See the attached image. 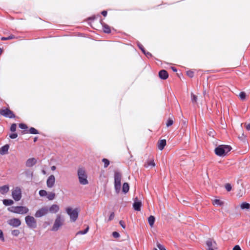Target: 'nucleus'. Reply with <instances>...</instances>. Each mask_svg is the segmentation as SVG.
<instances>
[{
  "label": "nucleus",
  "instance_id": "obj_1",
  "mask_svg": "<svg viewBox=\"0 0 250 250\" xmlns=\"http://www.w3.org/2000/svg\"><path fill=\"white\" fill-rule=\"evenodd\" d=\"M232 147L229 145H220L215 147L214 149L215 154L221 157H224L231 151Z\"/></svg>",
  "mask_w": 250,
  "mask_h": 250
},
{
  "label": "nucleus",
  "instance_id": "obj_2",
  "mask_svg": "<svg viewBox=\"0 0 250 250\" xmlns=\"http://www.w3.org/2000/svg\"><path fill=\"white\" fill-rule=\"evenodd\" d=\"M122 175L119 171L114 172V185L115 192L118 194L121 191Z\"/></svg>",
  "mask_w": 250,
  "mask_h": 250
},
{
  "label": "nucleus",
  "instance_id": "obj_3",
  "mask_svg": "<svg viewBox=\"0 0 250 250\" xmlns=\"http://www.w3.org/2000/svg\"><path fill=\"white\" fill-rule=\"evenodd\" d=\"M7 210L14 213L24 214H26L29 211V209L24 206H12L7 208Z\"/></svg>",
  "mask_w": 250,
  "mask_h": 250
},
{
  "label": "nucleus",
  "instance_id": "obj_4",
  "mask_svg": "<svg viewBox=\"0 0 250 250\" xmlns=\"http://www.w3.org/2000/svg\"><path fill=\"white\" fill-rule=\"evenodd\" d=\"M65 211L70 216L71 222H75L77 220L79 213V209L78 208L73 209L71 207H67L65 209Z\"/></svg>",
  "mask_w": 250,
  "mask_h": 250
},
{
  "label": "nucleus",
  "instance_id": "obj_5",
  "mask_svg": "<svg viewBox=\"0 0 250 250\" xmlns=\"http://www.w3.org/2000/svg\"><path fill=\"white\" fill-rule=\"evenodd\" d=\"M78 176L81 184L85 185L88 183L87 175L83 168H79L78 169Z\"/></svg>",
  "mask_w": 250,
  "mask_h": 250
},
{
  "label": "nucleus",
  "instance_id": "obj_6",
  "mask_svg": "<svg viewBox=\"0 0 250 250\" xmlns=\"http://www.w3.org/2000/svg\"><path fill=\"white\" fill-rule=\"evenodd\" d=\"M64 221L61 215H58L56 219L55 220L54 223L52 228L51 229V231H57L59 228L63 225Z\"/></svg>",
  "mask_w": 250,
  "mask_h": 250
},
{
  "label": "nucleus",
  "instance_id": "obj_7",
  "mask_svg": "<svg viewBox=\"0 0 250 250\" xmlns=\"http://www.w3.org/2000/svg\"><path fill=\"white\" fill-rule=\"evenodd\" d=\"M25 222L27 226L30 229H36L37 227V221L32 216H26L25 217Z\"/></svg>",
  "mask_w": 250,
  "mask_h": 250
},
{
  "label": "nucleus",
  "instance_id": "obj_8",
  "mask_svg": "<svg viewBox=\"0 0 250 250\" xmlns=\"http://www.w3.org/2000/svg\"><path fill=\"white\" fill-rule=\"evenodd\" d=\"M0 114L6 118L10 119L15 118V115L12 111L9 108L2 109L0 110Z\"/></svg>",
  "mask_w": 250,
  "mask_h": 250
},
{
  "label": "nucleus",
  "instance_id": "obj_9",
  "mask_svg": "<svg viewBox=\"0 0 250 250\" xmlns=\"http://www.w3.org/2000/svg\"><path fill=\"white\" fill-rule=\"evenodd\" d=\"M207 246V250H215L217 249L216 242L212 238H208L206 242Z\"/></svg>",
  "mask_w": 250,
  "mask_h": 250
},
{
  "label": "nucleus",
  "instance_id": "obj_10",
  "mask_svg": "<svg viewBox=\"0 0 250 250\" xmlns=\"http://www.w3.org/2000/svg\"><path fill=\"white\" fill-rule=\"evenodd\" d=\"M12 196L15 201H20L21 198V193L20 188H16L12 192Z\"/></svg>",
  "mask_w": 250,
  "mask_h": 250
},
{
  "label": "nucleus",
  "instance_id": "obj_11",
  "mask_svg": "<svg viewBox=\"0 0 250 250\" xmlns=\"http://www.w3.org/2000/svg\"><path fill=\"white\" fill-rule=\"evenodd\" d=\"M142 206V201L139 200L137 197H136L134 199V203L132 205L133 208L137 211H139L141 209V208Z\"/></svg>",
  "mask_w": 250,
  "mask_h": 250
},
{
  "label": "nucleus",
  "instance_id": "obj_12",
  "mask_svg": "<svg viewBox=\"0 0 250 250\" xmlns=\"http://www.w3.org/2000/svg\"><path fill=\"white\" fill-rule=\"evenodd\" d=\"M48 212V209L46 207H42L36 211L35 216L37 218L42 217Z\"/></svg>",
  "mask_w": 250,
  "mask_h": 250
},
{
  "label": "nucleus",
  "instance_id": "obj_13",
  "mask_svg": "<svg viewBox=\"0 0 250 250\" xmlns=\"http://www.w3.org/2000/svg\"><path fill=\"white\" fill-rule=\"evenodd\" d=\"M8 224L11 226L17 228L21 225V221L19 218H14L8 221Z\"/></svg>",
  "mask_w": 250,
  "mask_h": 250
},
{
  "label": "nucleus",
  "instance_id": "obj_14",
  "mask_svg": "<svg viewBox=\"0 0 250 250\" xmlns=\"http://www.w3.org/2000/svg\"><path fill=\"white\" fill-rule=\"evenodd\" d=\"M137 45L139 48L141 50L142 53L148 58L153 57V56L151 53L149 52H147L146 50L143 45L139 42H137Z\"/></svg>",
  "mask_w": 250,
  "mask_h": 250
},
{
  "label": "nucleus",
  "instance_id": "obj_15",
  "mask_svg": "<svg viewBox=\"0 0 250 250\" xmlns=\"http://www.w3.org/2000/svg\"><path fill=\"white\" fill-rule=\"evenodd\" d=\"M55 182V178L53 175H50L46 181V185L48 188H52Z\"/></svg>",
  "mask_w": 250,
  "mask_h": 250
},
{
  "label": "nucleus",
  "instance_id": "obj_16",
  "mask_svg": "<svg viewBox=\"0 0 250 250\" xmlns=\"http://www.w3.org/2000/svg\"><path fill=\"white\" fill-rule=\"evenodd\" d=\"M37 160L35 158H31L27 159L25 162V165L28 167H32L36 164Z\"/></svg>",
  "mask_w": 250,
  "mask_h": 250
},
{
  "label": "nucleus",
  "instance_id": "obj_17",
  "mask_svg": "<svg viewBox=\"0 0 250 250\" xmlns=\"http://www.w3.org/2000/svg\"><path fill=\"white\" fill-rule=\"evenodd\" d=\"M159 77L161 80H165L167 79L168 77V74L167 70L165 69H162L159 71Z\"/></svg>",
  "mask_w": 250,
  "mask_h": 250
},
{
  "label": "nucleus",
  "instance_id": "obj_18",
  "mask_svg": "<svg viewBox=\"0 0 250 250\" xmlns=\"http://www.w3.org/2000/svg\"><path fill=\"white\" fill-rule=\"evenodd\" d=\"M10 145L9 144H6L0 148V154L4 155L6 154L8 152Z\"/></svg>",
  "mask_w": 250,
  "mask_h": 250
},
{
  "label": "nucleus",
  "instance_id": "obj_19",
  "mask_svg": "<svg viewBox=\"0 0 250 250\" xmlns=\"http://www.w3.org/2000/svg\"><path fill=\"white\" fill-rule=\"evenodd\" d=\"M167 145V141L166 139H162L158 141L157 143V146L160 150H162L165 148Z\"/></svg>",
  "mask_w": 250,
  "mask_h": 250
},
{
  "label": "nucleus",
  "instance_id": "obj_20",
  "mask_svg": "<svg viewBox=\"0 0 250 250\" xmlns=\"http://www.w3.org/2000/svg\"><path fill=\"white\" fill-rule=\"evenodd\" d=\"M59 206L58 205L53 204L49 207L48 211L52 213H56L59 210Z\"/></svg>",
  "mask_w": 250,
  "mask_h": 250
},
{
  "label": "nucleus",
  "instance_id": "obj_21",
  "mask_svg": "<svg viewBox=\"0 0 250 250\" xmlns=\"http://www.w3.org/2000/svg\"><path fill=\"white\" fill-rule=\"evenodd\" d=\"M129 190V184L127 182H125L123 183L122 186V192L125 194H126Z\"/></svg>",
  "mask_w": 250,
  "mask_h": 250
},
{
  "label": "nucleus",
  "instance_id": "obj_22",
  "mask_svg": "<svg viewBox=\"0 0 250 250\" xmlns=\"http://www.w3.org/2000/svg\"><path fill=\"white\" fill-rule=\"evenodd\" d=\"M102 27L103 32L106 34H109L111 33V29L110 26L106 23H103Z\"/></svg>",
  "mask_w": 250,
  "mask_h": 250
},
{
  "label": "nucleus",
  "instance_id": "obj_23",
  "mask_svg": "<svg viewBox=\"0 0 250 250\" xmlns=\"http://www.w3.org/2000/svg\"><path fill=\"white\" fill-rule=\"evenodd\" d=\"M3 204L5 206H11L14 204V201L9 199H5L2 200Z\"/></svg>",
  "mask_w": 250,
  "mask_h": 250
},
{
  "label": "nucleus",
  "instance_id": "obj_24",
  "mask_svg": "<svg viewBox=\"0 0 250 250\" xmlns=\"http://www.w3.org/2000/svg\"><path fill=\"white\" fill-rule=\"evenodd\" d=\"M241 209H249L250 208V204L247 202H243L240 205Z\"/></svg>",
  "mask_w": 250,
  "mask_h": 250
},
{
  "label": "nucleus",
  "instance_id": "obj_25",
  "mask_svg": "<svg viewBox=\"0 0 250 250\" xmlns=\"http://www.w3.org/2000/svg\"><path fill=\"white\" fill-rule=\"evenodd\" d=\"M155 221V218L153 215H150L148 218V222L149 225V226L151 227H152L154 224Z\"/></svg>",
  "mask_w": 250,
  "mask_h": 250
},
{
  "label": "nucleus",
  "instance_id": "obj_26",
  "mask_svg": "<svg viewBox=\"0 0 250 250\" xmlns=\"http://www.w3.org/2000/svg\"><path fill=\"white\" fill-rule=\"evenodd\" d=\"M9 189V188L8 185H4L1 187H0V192L2 194H4L8 191Z\"/></svg>",
  "mask_w": 250,
  "mask_h": 250
},
{
  "label": "nucleus",
  "instance_id": "obj_27",
  "mask_svg": "<svg viewBox=\"0 0 250 250\" xmlns=\"http://www.w3.org/2000/svg\"><path fill=\"white\" fill-rule=\"evenodd\" d=\"M28 132L31 134H39V131L33 127H31L29 128V130L27 131L26 133Z\"/></svg>",
  "mask_w": 250,
  "mask_h": 250
},
{
  "label": "nucleus",
  "instance_id": "obj_28",
  "mask_svg": "<svg viewBox=\"0 0 250 250\" xmlns=\"http://www.w3.org/2000/svg\"><path fill=\"white\" fill-rule=\"evenodd\" d=\"M89 229V228L88 226H87L84 229L78 231L76 233V235H80V234H82V235L85 234L88 231Z\"/></svg>",
  "mask_w": 250,
  "mask_h": 250
},
{
  "label": "nucleus",
  "instance_id": "obj_29",
  "mask_svg": "<svg viewBox=\"0 0 250 250\" xmlns=\"http://www.w3.org/2000/svg\"><path fill=\"white\" fill-rule=\"evenodd\" d=\"M224 204L223 202L221 201L220 199H215L213 201V205H217L219 206H222Z\"/></svg>",
  "mask_w": 250,
  "mask_h": 250
},
{
  "label": "nucleus",
  "instance_id": "obj_30",
  "mask_svg": "<svg viewBox=\"0 0 250 250\" xmlns=\"http://www.w3.org/2000/svg\"><path fill=\"white\" fill-rule=\"evenodd\" d=\"M55 193L54 192H49L47 193V195L46 196L47 198L48 199V200H53L55 197Z\"/></svg>",
  "mask_w": 250,
  "mask_h": 250
},
{
  "label": "nucleus",
  "instance_id": "obj_31",
  "mask_svg": "<svg viewBox=\"0 0 250 250\" xmlns=\"http://www.w3.org/2000/svg\"><path fill=\"white\" fill-rule=\"evenodd\" d=\"M246 93L244 91H241L239 94V97L242 101H245L246 99Z\"/></svg>",
  "mask_w": 250,
  "mask_h": 250
},
{
  "label": "nucleus",
  "instance_id": "obj_32",
  "mask_svg": "<svg viewBox=\"0 0 250 250\" xmlns=\"http://www.w3.org/2000/svg\"><path fill=\"white\" fill-rule=\"evenodd\" d=\"M16 37H15V35H11L10 36H9L8 37H1V41H6V40H12V39H16Z\"/></svg>",
  "mask_w": 250,
  "mask_h": 250
},
{
  "label": "nucleus",
  "instance_id": "obj_33",
  "mask_svg": "<svg viewBox=\"0 0 250 250\" xmlns=\"http://www.w3.org/2000/svg\"><path fill=\"white\" fill-rule=\"evenodd\" d=\"M191 102L193 104H195L197 103V96L194 94L193 93H191Z\"/></svg>",
  "mask_w": 250,
  "mask_h": 250
},
{
  "label": "nucleus",
  "instance_id": "obj_34",
  "mask_svg": "<svg viewBox=\"0 0 250 250\" xmlns=\"http://www.w3.org/2000/svg\"><path fill=\"white\" fill-rule=\"evenodd\" d=\"M102 161L104 163V168H106L110 164V161L106 158H103Z\"/></svg>",
  "mask_w": 250,
  "mask_h": 250
},
{
  "label": "nucleus",
  "instance_id": "obj_35",
  "mask_svg": "<svg viewBox=\"0 0 250 250\" xmlns=\"http://www.w3.org/2000/svg\"><path fill=\"white\" fill-rule=\"evenodd\" d=\"M39 194L41 197L46 196L47 195V192L44 189H41L39 191Z\"/></svg>",
  "mask_w": 250,
  "mask_h": 250
},
{
  "label": "nucleus",
  "instance_id": "obj_36",
  "mask_svg": "<svg viewBox=\"0 0 250 250\" xmlns=\"http://www.w3.org/2000/svg\"><path fill=\"white\" fill-rule=\"evenodd\" d=\"M173 123L174 122L172 118H169L167 121L166 126L167 127H169L173 124Z\"/></svg>",
  "mask_w": 250,
  "mask_h": 250
},
{
  "label": "nucleus",
  "instance_id": "obj_37",
  "mask_svg": "<svg viewBox=\"0 0 250 250\" xmlns=\"http://www.w3.org/2000/svg\"><path fill=\"white\" fill-rule=\"evenodd\" d=\"M101 18V16L100 14H97V15H93L92 16H90L87 18V21H94L97 18Z\"/></svg>",
  "mask_w": 250,
  "mask_h": 250
},
{
  "label": "nucleus",
  "instance_id": "obj_38",
  "mask_svg": "<svg viewBox=\"0 0 250 250\" xmlns=\"http://www.w3.org/2000/svg\"><path fill=\"white\" fill-rule=\"evenodd\" d=\"M17 128V124L16 123H13L11 125L10 130L12 132H14L16 131Z\"/></svg>",
  "mask_w": 250,
  "mask_h": 250
},
{
  "label": "nucleus",
  "instance_id": "obj_39",
  "mask_svg": "<svg viewBox=\"0 0 250 250\" xmlns=\"http://www.w3.org/2000/svg\"><path fill=\"white\" fill-rule=\"evenodd\" d=\"M20 233V231L18 229H14L12 230L11 234L13 236H18Z\"/></svg>",
  "mask_w": 250,
  "mask_h": 250
},
{
  "label": "nucleus",
  "instance_id": "obj_40",
  "mask_svg": "<svg viewBox=\"0 0 250 250\" xmlns=\"http://www.w3.org/2000/svg\"><path fill=\"white\" fill-rule=\"evenodd\" d=\"M19 127L22 129L26 130L28 128L27 125L24 123H20L19 124Z\"/></svg>",
  "mask_w": 250,
  "mask_h": 250
},
{
  "label": "nucleus",
  "instance_id": "obj_41",
  "mask_svg": "<svg viewBox=\"0 0 250 250\" xmlns=\"http://www.w3.org/2000/svg\"><path fill=\"white\" fill-rule=\"evenodd\" d=\"M187 75L190 78H192L194 77V72L191 70H188L187 71Z\"/></svg>",
  "mask_w": 250,
  "mask_h": 250
},
{
  "label": "nucleus",
  "instance_id": "obj_42",
  "mask_svg": "<svg viewBox=\"0 0 250 250\" xmlns=\"http://www.w3.org/2000/svg\"><path fill=\"white\" fill-rule=\"evenodd\" d=\"M226 189L228 191H230L232 189V186L230 184L227 183L225 186Z\"/></svg>",
  "mask_w": 250,
  "mask_h": 250
},
{
  "label": "nucleus",
  "instance_id": "obj_43",
  "mask_svg": "<svg viewBox=\"0 0 250 250\" xmlns=\"http://www.w3.org/2000/svg\"><path fill=\"white\" fill-rule=\"evenodd\" d=\"M157 248L159 249V250H167L166 248L163 245H161V244L157 243L156 245Z\"/></svg>",
  "mask_w": 250,
  "mask_h": 250
},
{
  "label": "nucleus",
  "instance_id": "obj_44",
  "mask_svg": "<svg viewBox=\"0 0 250 250\" xmlns=\"http://www.w3.org/2000/svg\"><path fill=\"white\" fill-rule=\"evenodd\" d=\"M18 137V134L16 132H13L9 135V137L12 139H15Z\"/></svg>",
  "mask_w": 250,
  "mask_h": 250
},
{
  "label": "nucleus",
  "instance_id": "obj_45",
  "mask_svg": "<svg viewBox=\"0 0 250 250\" xmlns=\"http://www.w3.org/2000/svg\"><path fill=\"white\" fill-rule=\"evenodd\" d=\"M112 235L115 238H118L120 236L119 233L117 231L113 232Z\"/></svg>",
  "mask_w": 250,
  "mask_h": 250
},
{
  "label": "nucleus",
  "instance_id": "obj_46",
  "mask_svg": "<svg viewBox=\"0 0 250 250\" xmlns=\"http://www.w3.org/2000/svg\"><path fill=\"white\" fill-rule=\"evenodd\" d=\"M0 239L4 242V238L3 236V233L2 230L0 229Z\"/></svg>",
  "mask_w": 250,
  "mask_h": 250
},
{
  "label": "nucleus",
  "instance_id": "obj_47",
  "mask_svg": "<svg viewBox=\"0 0 250 250\" xmlns=\"http://www.w3.org/2000/svg\"><path fill=\"white\" fill-rule=\"evenodd\" d=\"M119 224L120 225V226L123 228V229H125V223L124 221L123 220H121L119 222Z\"/></svg>",
  "mask_w": 250,
  "mask_h": 250
},
{
  "label": "nucleus",
  "instance_id": "obj_48",
  "mask_svg": "<svg viewBox=\"0 0 250 250\" xmlns=\"http://www.w3.org/2000/svg\"><path fill=\"white\" fill-rule=\"evenodd\" d=\"M148 166L154 167L155 166V164L154 163V160H153L149 161V163H148Z\"/></svg>",
  "mask_w": 250,
  "mask_h": 250
},
{
  "label": "nucleus",
  "instance_id": "obj_49",
  "mask_svg": "<svg viewBox=\"0 0 250 250\" xmlns=\"http://www.w3.org/2000/svg\"><path fill=\"white\" fill-rule=\"evenodd\" d=\"M114 216H115V214H114V212H112L109 216V218H108V221H111L112 220L113 218L114 217Z\"/></svg>",
  "mask_w": 250,
  "mask_h": 250
},
{
  "label": "nucleus",
  "instance_id": "obj_50",
  "mask_svg": "<svg viewBox=\"0 0 250 250\" xmlns=\"http://www.w3.org/2000/svg\"><path fill=\"white\" fill-rule=\"evenodd\" d=\"M233 250H242L239 245H236L234 246V247H233Z\"/></svg>",
  "mask_w": 250,
  "mask_h": 250
},
{
  "label": "nucleus",
  "instance_id": "obj_51",
  "mask_svg": "<svg viewBox=\"0 0 250 250\" xmlns=\"http://www.w3.org/2000/svg\"><path fill=\"white\" fill-rule=\"evenodd\" d=\"M101 14L104 16V17H106L107 16V11L106 10H103L101 12Z\"/></svg>",
  "mask_w": 250,
  "mask_h": 250
},
{
  "label": "nucleus",
  "instance_id": "obj_52",
  "mask_svg": "<svg viewBox=\"0 0 250 250\" xmlns=\"http://www.w3.org/2000/svg\"><path fill=\"white\" fill-rule=\"evenodd\" d=\"M215 132L214 131V130H211L210 131L208 134L210 136H212V137H213L214 136V134Z\"/></svg>",
  "mask_w": 250,
  "mask_h": 250
},
{
  "label": "nucleus",
  "instance_id": "obj_53",
  "mask_svg": "<svg viewBox=\"0 0 250 250\" xmlns=\"http://www.w3.org/2000/svg\"><path fill=\"white\" fill-rule=\"evenodd\" d=\"M246 128L248 131H250V123L246 125Z\"/></svg>",
  "mask_w": 250,
  "mask_h": 250
},
{
  "label": "nucleus",
  "instance_id": "obj_54",
  "mask_svg": "<svg viewBox=\"0 0 250 250\" xmlns=\"http://www.w3.org/2000/svg\"><path fill=\"white\" fill-rule=\"evenodd\" d=\"M171 69L174 72H176L177 71V69L175 67H171Z\"/></svg>",
  "mask_w": 250,
  "mask_h": 250
},
{
  "label": "nucleus",
  "instance_id": "obj_55",
  "mask_svg": "<svg viewBox=\"0 0 250 250\" xmlns=\"http://www.w3.org/2000/svg\"><path fill=\"white\" fill-rule=\"evenodd\" d=\"M56 169V167L55 166H53L51 167V169L52 170H55Z\"/></svg>",
  "mask_w": 250,
  "mask_h": 250
},
{
  "label": "nucleus",
  "instance_id": "obj_56",
  "mask_svg": "<svg viewBox=\"0 0 250 250\" xmlns=\"http://www.w3.org/2000/svg\"><path fill=\"white\" fill-rule=\"evenodd\" d=\"M38 137H35L34 138V142L35 143L38 140Z\"/></svg>",
  "mask_w": 250,
  "mask_h": 250
},
{
  "label": "nucleus",
  "instance_id": "obj_57",
  "mask_svg": "<svg viewBox=\"0 0 250 250\" xmlns=\"http://www.w3.org/2000/svg\"><path fill=\"white\" fill-rule=\"evenodd\" d=\"M100 23H101V25H102V24H103V23H105L103 21V20H102V19H100Z\"/></svg>",
  "mask_w": 250,
  "mask_h": 250
},
{
  "label": "nucleus",
  "instance_id": "obj_58",
  "mask_svg": "<svg viewBox=\"0 0 250 250\" xmlns=\"http://www.w3.org/2000/svg\"><path fill=\"white\" fill-rule=\"evenodd\" d=\"M2 52V48H0V56L1 55Z\"/></svg>",
  "mask_w": 250,
  "mask_h": 250
},
{
  "label": "nucleus",
  "instance_id": "obj_59",
  "mask_svg": "<svg viewBox=\"0 0 250 250\" xmlns=\"http://www.w3.org/2000/svg\"><path fill=\"white\" fill-rule=\"evenodd\" d=\"M42 172H43V173H45V171H44V170H42Z\"/></svg>",
  "mask_w": 250,
  "mask_h": 250
},
{
  "label": "nucleus",
  "instance_id": "obj_60",
  "mask_svg": "<svg viewBox=\"0 0 250 250\" xmlns=\"http://www.w3.org/2000/svg\"><path fill=\"white\" fill-rule=\"evenodd\" d=\"M116 250H122L117 249Z\"/></svg>",
  "mask_w": 250,
  "mask_h": 250
}]
</instances>
